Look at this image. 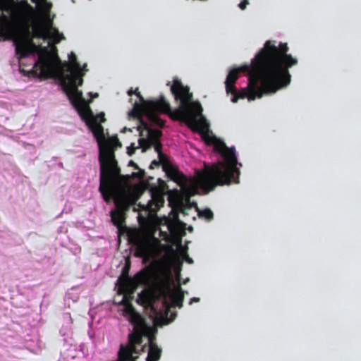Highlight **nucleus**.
<instances>
[{
    "label": "nucleus",
    "mask_w": 361,
    "mask_h": 361,
    "mask_svg": "<svg viewBox=\"0 0 361 361\" xmlns=\"http://www.w3.org/2000/svg\"><path fill=\"white\" fill-rule=\"evenodd\" d=\"M288 50L287 43L276 46L275 42L267 40L250 65L232 68L225 82L227 94H233L232 102L244 98L255 100L287 87L291 80L289 68L298 63Z\"/></svg>",
    "instance_id": "nucleus-1"
},
{
    "label": "nucleus",
    "mask_w": 361,
    "mask_h": 361,
    "mask_svg": "<svg viewBox=\"0 0 361 361\" xmlns=\"http://www.w3.org/2000/svg\"><path fill=\"white\" fill-rule=\"evenodd\" d=\"M171 92L175 101L180 102L179 106L175 109H171L164 95H160L157 99L146 102L138 88H136L135 94L142 104L135 102L132 113L138 116L142 111L149 121L159 128H164L165 121L159 118V114H166L173 121L184 122L191 128L199 127L200 122L197 118L202 117L203 109L199 101H193V94L190 92L189 87L184 86L181 81L176 79L171 87Z\"/></svg>",
    "instance_id": "nucleus-2"
},
{
    "label": "nucleus",
    "mask_w": 361,
    "mask_h": 361,
    "mask_svg": "<svg viewBox=\"0 0 361 361\" xmlns=\"http://www.w3.org/2000/svg\"><path fill=\"white\" fill-rule=\"evenodd\" d=\"M14 44L16 45V55L19 61L30 55L38 54V60L30 71L22 69L20 63V72L24 75L31 74L40 79H45L52 77L56 71L60 73L61 78H63V75H66L63 73L64 71L68 73L67 74L84 75V73H82V68L78 62L76 55L73 52H71L68 55L69 61L62 63L57 54L56 47L49 50L47 47L36 45L32 39H15Z\"/></svg>",
    "instance_id": "nucleus-3"
},
{
    "label": "nucleus",
    "mask_w": 361,
    "mask_h": 361,
    "mask_svg": "<svg viewBox=\"0 0 361 361\" xmlns=\"http://www.w3.org/2000/svg\"><path fill=\"white\" fill-rule=\"evenodd\" d=\"M214 151L221 154L224 161L209 165L204 163L202 170L195 172V185L200 187L204 192L213 190L217 185H229L231 183H239L240 170L234 147H228L224 142L216 139L213 144Z\"/></svg>",
    "instance_id": "nucleus-4"
},
{
    "label": "nucleus",
    "mask_w": 361,
    "mask_h": 361,
    "mask_svg": "<svg viewBox=\"0 0 361 361\" xmlns=\"http://www.w3.org/2000/svg\"><path fill=\"white\" fill-rule=\"evenodd\" d=\"M95 137L99 149L100 164L99 188L100 192L104 195L105 190L110 188L116 178L121 176V169L115 157L114 151L121 147V143L116 136L106 140L104 128L100 123L85 122Z\"/></svg>",
    "instance_id": "nucleus-5"
},
{
    "label": "nucleus",
    "mask_w": 361,
    "mask_h": 361,
    "mask_svg": "<svg viewBox=\"0 0 361 361\" xmlns=\"http://www.w3.org/2000/svg\"><path fill=\"white\" fill-rule=\"evenodd\" d=\"M123 176L121 174L116 178L110 188L105 190L104 195L101 192L104 200L108 202L113 198L116 208L128 211L130 207L134 205L137 200V197L133 194H118L116 192V188L123 179Z\"/></svg>",
    "instance_id": "nucleus-6"
},
{
    "label": "nucleus",
    "mask_w": 361,
    "mask_h": 361,
    "mask_svg": "<svg viewBox=\"0 0 361 361\" xmlns=\"http://www.w3.org/2000/svg\"><path fill=\"white\" fill-rule=\"evenodd\" d=\"M82 75L66 74L61 78L63 89L71 102L76 105L79 102H83L82 93L78 90V86L82 85Z\"/></svg>",
    "instance_id": "nucleus-7"
},
{
    "label": "nucleus",
    "mask_w": 361,
    "mask_h": 361,
    "mask_svg": "<svg viewBox=\"0 0 361 361\" xmlns=\"http://www.w3.org/2000/svg\"><path fill=\"white\" fill-rule=\"evenodd\" d=\"M129 269V265L126 264L123 269L122 275L118 278V282L121 288L127 289L131 286L134 282L137 284L146 286L149 279V273L146 269L137 272L133 279H131L128 276Z\"/></svg>",
    "instance_id": "nucleus-8"
},
{
    "label": "nucleus",
    "mask_w": 361,
    "mask_h": 361,
    "mask_svg": "<svg viewBox=\"0 0 361 361\" xmlns=\"http://www.w3.org/2000/svg\"><path fill=\"white\" fill-rule=\"evenodd\" d=\"M164 198L161 193L157 191H152L151 195V200L148 202L146 205H140V207L142 211H145L146 220L147 219L154 218L158 210L164 206Z\"/></svg>",
    "instance_id": "nucleus-9"
},
{
    "label": "nucleus",
    "mask_w": 361,
    "mask_h": 361,
    "mask_svg": "<svg viewBox=\"0 0 361 361\" xmlns=\"http://www.w3.org/2000/svg\"><path fill=\"white\" fill-rule=\"evenodd\" d=\"M33 37L39 39H46L51 37L56 43H59L61 39H64L63 34L59 33V30L50 27L47 28L42 25H35L32 27Z\"/></svg>",
    "instance_id": "nucleus-10"
},
{
    "label": "nucleus",
    "mask_w": 361,
    "mask_h": 361,
    "mask_svg": "<svg viewBox=\"0 0 361 361\" xmlns=\"http://www.w3.org/2000/svg\"><path fill=\"white\" fill-rule=\"evenodd\" d=\"M160 165L162 166L163 170L171 180H177L183 176V174L178 171L167 157H161L159 158V160H153L150 164L149 169H154Z\"/></svg>",
    "instance_id": "nucleus-11"
},
{
    "label": "nucleus",
    "mask_w": 361,
    "mask_h": 361,
    "mask_svg": "<svg viewBox=\"0 0 361 361\" xmlns=\"http://www.w3.org/2000/svg\"><path fill=\"white\" fill-rule=\"evenodd\" d=\"M136 246L135 255L140 257H147L152 252V244L147 239H137L135 243Z\"/></svg>",
    "instance_id": "nucleus-12"
},
{
    "label": "nucleus",
    "mask_w": 361,
    "mask_h": 361,
    "mask_svg": "<svg viewBox=\"0 0 361 361\" xmlns=\"http://www.w3.org/2000/svg\"><path fill=\"white\" fill-rule=\"evenodd\" d=\"M81 116L85 122H89L90 123H92L95 121V123L101 124V123L106 121L105 114L104 112H100L94 115L89 106L85 108L84 111L81 114Z\"/></svg>",
    "instance_id": "nucleus-13"
},
{
    "label": "nucleus",
    "mask_w": 361,
    "mask_h": 361,
    "mask_svg": "<svg viewBox=\"0 0 361 361\" xmlns=\"http://www.w3.org/2000/svg\"><path fill=\"white\" fill-rule=\"evenodd\" d=\"M170 300L173 307H182L184 300V292L180 286H178L174 290L171 291Z\"/></svg>",
    "instance_id": "nucleus-14"
},
{
    "label": "nucleus",
    "mask_w": 361,
    "mask_h": 361,
    "mask_svg": "<svg viewBox=\"0 0 361 361\" xmlns=\"http://www.w3.org/2000/svg\"><path fill=\"white\" fill-rule=\"evenodd\" d=\"M126 212V210L116 208V211H113L111 213V221L118 228H121L123 226Z\"/></svg>",
    "instance_id": "nucleus-15"
},
{
    "label": "nucleus",
    "mask_w": 361,
    "mask_h": 361,
    "mask_svg": "<svg viewBox=\"0 0 361 361\" xmlns=\"http://www.w3.org/2000/svg\"><path fill=\"white\" fill-rule=\"evenodd\" d=\"M184 226L185 224L178 220V216L176 217L173 222L170 223L168 226L169 231L175 235H180L184 230Z\"/></svg>",
    "instance_id": "nucleus-16"
},
{
    "label": "nucleus",
    "mask_w": 361,
    "mask_h": 361,
    "mask_svg": "<svg viewBox=\"0 0 361 361\" xmlns=\"http://www.w3.org/2000/svg\"><path fill=\"white\" fill-rule=\"evenodd\" d=\"M162 136V132L158 129H149L148 139L152 142L159 141V138Z\"/></svg>",
    "instance_id": "nucleus-17"
},
{
    "label": "nucleus",
    "mask_w": 361,
    "mask_h": 361,
    "mask_svg": "<svg viewBox=\"0 0 361 361\" xmlns=\"http://www.w3.org/2000/svg\"><path fill=\"white\" fill-rule=\"evenodd\" d=\"M152 142L148 138L141 137L138 140L139 147H137L142 148V152H145L152 147Z\"/></svg>",
    "instance_id": "nucleus-18"
},
{
    "label": "nucleus",
    "mask_w": 361,
    "mask_h": 361,
    "mask_svg": "<svg viewBox=\"0 0 361 361\" xmlns=\"http://www.w3.org/2000/svg\"><path fill=\"white\" fill-rule=\"evenodd\" d=\"M150 299L151 293L147 290H143L138 294V300H140L143 304L149 302Z\"/></svg>",
    "instance_id": "nucleus-19"
},
{
    "label": "nucleus",
    "mask_w": 361,
    "mask_h": 361,
    "mask_svg": "<svg viewBox=\"0 0 361 361\" xmlns=\"http://www.w3.org/2000/svg\"><path fill=\"white\" fill-rule=\"evenodd\" d=\"M199 216L211 221L214 218V214L210 209H204L199 212Z\"/></svg>",
    "instance_id": "nucleus-20"
},
{
    "label": "nucleus",
    "mask_w": 361,
    "mask_h": 361,
    "mask_svg": "<svg viewBox=\"0 0 361 361\" xmlns=\"http://www.w3.org/2000/svg\"><path fill=\"white\" fill-rule=\"evenodd\" d=\"M152 146L154 147V150L157 152L158 154V157L159 158H161V157H167L164 154L162 153L161 152V149H162V144L161 143L160 141H156V142H152Z\"/></svg>",
    "instance_id": "nucleus-21"
},
{
    "label": "nucleus",
    "mask_w": 361,
    "mask_h": 361,
    "mask_svg": "<svg viewBox=\"0 0 361 361\" xmlns=\"http://www.w3.org/2000/svg\"><path fill=\"white\" fill-rule=\"evenodd\" d=\"M140 126L137 128V130L140 132V136H142V131L143 130H147L149 131V129H150V128L149 127V125L147 124V122L144 121L142 120V118H140Z\"/></svg>",
    "instance_id": "nucleus-22"
},
{
    "label": "nucleus",
    "mask_w": 361,
    "mask_h": 361,
    "mask_svg": "<svg viewBox=\"0 0 361 361\" xmlns=\"http://www.w3.org/2000/svg\"><path fill=\"white\" fill-rule=\"evenodd\" d=\"M202 137L206 144L208 145H213L217 139L214 135H209L208 133L204 134Z\"/></svg>",
    "instance_id": "nucleus-23"
},
{
    "label": "nucleus",
    "mask_w": 361,
    "mask_h": 361,
    "mask_svg": "<svg viewBox=\"0 0 361 361\" xmlns=\"http://www.w3.org/2000/svg\"><path fill=\"white\" fill-rule=\"evenodd\" d=\"M11 32V28L8 25H1L0 27V36H6Z\"/></svg>",
    "instance_id": "nucleus-24"
},
{
    "label": "nucleus",
    "mask_w": 361,
    "mask_h": 361,
    "mask_svg": "<svg viewBox=\"0 0 361 361\" xmlns=\"http://www.w3.org/2000/svg\"><path fill=\"white\" fill-rule=\"evenodd\" d=\"M137 147H135L134 143H132L129 147H127V153L129 156H132L135 150L137 149Z\"/></svg>",
    "instance_id": "nucleus-25"
},
{
    "label": "nucleus",
    "mask_w": 361,
    "mask_h": 361,
    "mask_svg": "<svg viewBox=\"0 0 361 361\" xmlns=\"http://www.w3.org/2000/svg\"><path fill=\"white\" fill-rule=\"evenodd\" d=\"M249 4L248 0H243L241 1L238 6L241 10H245L247 7V5Z\"/></svg>",
    "instance_id": "nucleus-26"
},
{
    "label": "nucleus",
    "mask_w": 361,
    "mask_h": 361,
    "mask_svg": "<svg viewBox=\"0 0 361 361\" xmlns=\"http://www.w3.org/2000/svg\"><path fill=\"white\" fill-rule=\"evenodd\" d=\"M133 176H137L140 178H142L145 175V171L143 170L139 169V171L137 173H133Z\"/></svg>",
    "instance_id": "nucleus-27"
},
{
    "label": "nucleus",
    "mask_w": 361,
    "mask_h": 361,
    "mask_svg": "<svg viewBox=\"0 0 361 361\" xmlns=\"http://www.w3.org/2000/svg\"><path fill=\"white\" fill-rule=\"evenodd\" d=\"M1 19H2L5 23H8V20H8V18L6 15L2 14V15H1ZM6 25H8V26L9 27L8 24H6Z\"/></svg>",
    "instance_id": "nucleus-28"
},
{
    "label": "nucleus",
    "mask_w": 361,
    "mask_h": 361,
    "mask_svg": "<svg viewBox=\"0 0 361 361\" xmlns=\"http://www.w3.org/2000/svg\"><path fill=\"white\" fill-rule=\"evenodd\" d=\"M128 165H129V166H133V167H134V168H135V169H139L138 166H137V164H136L133 161H132V160H130V161H129V164H128Z\"/></svg>",
    "instance_id": "nucleus-29"
},
{
    "label": "nucleus",
    "mask_w": 361,
    "mask_h": 361,
    "mask_svg": "<svg viewBox=\"0 0 361 361\" xmlns=\"http://www.w3.org/2000/svg\"><path fill=\"white\" fill-rule=\"evenodd\" d=\"M189 190L188 192H190V194L191 195H194L195 192L197 190L196 186H195V187H192V188H189V190Z\"/></svg>",
    "instance_id": "nucleus-30"
},
{
    "label": "nucleus",
    "mask_w": 361,
    "mask_h": 361,
    "mask_svg": "<svg viewBox=\"0 0 361 361\" xmlns=\"http://www.w3.org/2000/svg\"><path fill=\"white\" fill-rule=\"evenodd\" d=\"M199 301H200V298H199L194 297V298H191V300L190 301V304H192V302H199Z\"/></svg>",
    "instance_id": "nucleus-31"
},
{
    "label": "nucleus",
    "mask_w": 361,
    "mask_h": 361,
    "mask_svg": "<svg viewBox=\"0 0 361 361\" xmlns=\"http://www.w3.org/2000/svg\"><path fill=\"white\" fill-rule=\"evenodd\" d=\"M128 94L129 96H132L133 94H135V90H133V89H130L128 91Z\"/></svg>",
    "instance_id": "nucleus-32"
},
{
    "label": "nucleus",
    "mask_w": 361,
    "mask_h": 361,
    "mask_svg": "<svg viewBox=\"0 0 361 361\" xmlns=\"http://www.w3.org/2000/svg\"><path fill=\"white\" fill-rule=\"evenodd\" d=\"M186 262H187L188 263H189V264H192V263H193V260H192L191 258H190L189 257H187V258H186Z\"/></svg>",
    "instance_id": "nucleus-33"
},
{
    "label": "nucleus",
    "mask_w": 361,
    "mask_h": 361,
    "mask_svg": "<svg viewBox=\"0 0 361 361\" xmlns=\"http://www.w3.org/2000/svg\"><path fill=\"white\" fill-rule=\"evenodd\" d=\"M126 131L133 132L132 129L125 127L123 130V132H126Z\"/></svg>",
    "instance_id": "nucleus-34"
},
{
    "label": "nucleus",
    "mask_w": 361,
    "mask_h": 361,
    "mask_svg": "<svg viewBox=\"0 0 361 361\" xmlns=\"http://www.w3.org/2000/svg\"><path fill=\"white\" fill-rule=\"evenodd\" d=\"M32 2L34 3H36L37 2V0H32ZM37 1H39V2H42V3H44L47 1V0H37Z\"/></svg>",
    "instance_id": "nucleus-35"
},
{
    "label": "nucleus",
    "mask_w": 361,
    "mask_h": 361,
    "mask_svg": "<svg viewBox=\"0 0 361 361\" xmlns=\"http://www.w3.org/2000/svg\"><path fill=\"white\" fill-rule=\"evenodd\" d=\"M166 258L169 260V261H171V257L170 256H166Z\"/></svg>",
    "instance_id": "nucleus-36"
},
{
    "label": "nucleus",
    "mask_w": 361,
    "mask_h": 361,
    "mask_svg": "<svg viewBox=\"0 0 361 361\" xmlns=\"http://www.w3.org/2000/svg\"><path fill=\"white\" fill-rule=\"evenodd\" d=\"M94 97H98V94L96 93L95 94H94Z\"/></svg>",
    "instance_id": "nucleus-37"
},
{
    "label": "nucleus",
    "mask_w": 361,
    "mask_h": 361,
    "mask_svg": "<svg viewBox=\"0 0 361 361\" xmlns=\"http://www.w3.org/2000/svg\"><path fill=\"white\" fill-rule=\"evenodd\" d=\"M87 66L86 64H84L83 68H85Z\"/></svg>",
    "instance_id": "nucleus-38"
}]
</instances>
